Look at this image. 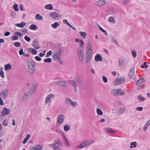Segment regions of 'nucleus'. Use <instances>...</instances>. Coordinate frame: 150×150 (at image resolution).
<instances>
[{
    "label": "nucleus",
    "instance_id": "obj_1",
    "mask_svg": "<svg viewBox=\"0 0 150 150\" xmlns=\"http://www.w3.org/2000/svg\"><path fill=\"white\" fill-rule=\"evenodd\" d=\"M68 82L71 84H73V83L74 82L80 88L84 89L86 88L85 82L78 76H75L73 80H69Z\"/></svg>",
    "mask_w": 150,
    "mask_h": 150
},
{
    "label": "nucleus",
    "instance_id": "obj_2",
    "mask_svg": "<svg viewBox=\"0 0 150 150\" xmlns=\"http://www.w3.org/2000/svg\"><path fill=\"white\" fill-rule=\"evenodd\" d=\"M28 66V72L30 75L33 74L35 71V64L32 60H28L27 62Z\"/></svg>",
    "mask_w": 150,
    "mask_h": 150
},
{
    "label": "nucleus",
    "instance_id": "obj_3",
    "mask_svg": "<svg viewBox=\"0 0 150 150\" xmlns=\"http://www.w3.org/2000/svg\"><path fill=\"white\" fill-rule=\"evenodd\" d=\"M94 142V141L93 140L83 142L77 146L76 147L79 149L85 148L90 146Z\"/></svg>",
    "mask_w": 150,
    "mask_h": 150
},
{
    "label": "nucleus",
    "instance_id": "obj_4",
    "mask_svg": "<svg viewBox=\"0 0 150 150\" xmlns=\"http://www.w3.org/2000/svg\"><path fill=\"white\" fill-rule=\"evenodd\" d=\"M51 145L53 148V150H62L61 149L59 148L61 146L62 143L59 139L55 140L54 142Z\"/></svg>",
    "mask_w": 150,
    "mask_h": 150
},
{
    "label": "nucleus",
    "instance_id": "obj_5",
    "mask_svg": "<svg viewBox=\"0 0 150 150\" xmlns=\"http://www.w3.org/2000/svg\"><path fill=\"white\" fill-rule=\"evenodd\" d=\"M84 50L83 48L78 47L77 50L78 55L79 58V62L81 63L83 62V57Z\"/></svg>",
    "mask_w": 150,
    "mask_h": 150
},
{
    "label": "nucleus",
    "instance_id": "obj_6",
    "mask_svg": "<svg viewBox=\"0 0 150 150\" xmlns=\"http://www.w3.org/2000/svg\"><path fill=\"white\" fill-rule=\"evenodd\" d=\"M65 103L67 105H71V107H76L77 105L76 101H74L70 98H67L65 99Z\"/></svg>",
    "mask_w": 150,
    "mask_h": 150
},
{
    "label": "nucleus",
    "instance_id": "obj_7",
    "mask_svg": "<svg viewBox=\"0 0 150 150\" xmlns=\"http://www.w3.org/2000/svg\"><path fill=\"white\" fill-rule=\"evenodd\" d=\"M64 116L63 115H61L57 116L56 125L57 127L60 126L64 122Z\"/></svg>",
    "mask_w": 150,
    "mask_h": 150
},
{
    "label": "nucleus",
    "instance_id": "obj_8",
    "mask_svg": "<svg viewBox=\"0 0 150 150\" xmlns=\"http://www.w3.org/2000/svg\"><path fill=\"white\" fill-rule=\"evenodd\" d=\"M64 52V50H60L59 51L54 53L53 55L54 59L55 60L59 62L60 59L59 56Z\"/></svg>",
    "mask_w": 150,
    "mask_h": 150
},
{
    "label": "nucleus",
    "instance_id": "obj_9",
    "mask_svg": "<svg viewBox=\"0 0 150 150\" xmlns=\"http://www.w3.org/2000/svg\"><path fill=\"white\" fill-rule=\"evenodd\" d=\"M55 95L53 94H49L47 95L45 98V103L46 104L50 103H51V100L54 98L55 97Z\"/></svg>",
    "mask_w": 150,
    "mask_h": 150
},
{
    "label": "nucleus",
    "instance_id": "obj_10",
    "mask_svg": "<svg viewBox=\"0 0 150 150\" xmlns=\"http://www.w3.org/2000/svg\"><path fill=\"white\" fill-rule=\"evenodd\" d=\"M50 16L52 18L56 20H58L61 18V15L56 12H51L50 13Z\"/></svg>",
    "mask_w": 150,
    "mask_h": 150
},
{
    "label": "nucleus",
    "instance_id": "obj_11",
    "mask_svg": "<svg viewBox=\"0 0 150 150\" xmlns=\"http://www.w3.org/2000/svg\"><path fill=\"white\" fill-rule=\"evenodd\" d=\"M8 93V90L5 89L2 90L0 93V95L1 98L5 99L7 96Z\"/></svg>",
    "mask_w": 150,
    "mask_h": 150
},
{
    "label": "nucleus",
    "instance_id": "obj_12",
    "mask_svg": "<svg viewBox=\"0 0 150 150\" xmlns=\"http://www.w3.org/2000/svg\"><path fill=\"white\" fill-rule=\"evenodd\" d=\"M37 86L38 84L36 83L30 88L29 91L28 92L30 95H31L35 92Z\"/></svg>",
    "mask_w": 150,
    "mask_h": 150
},
{
    "label": "nucleus",
    "instance_id": "obj_13",
    "mask_svg": "<svg viewBox=\"0 0 150 150\" xmlns=\"http://www.w3.org/2000/svg\"><path fill=\"white\" fill-rule=\"evenodd\" d=\"M43 147L41 145L37 144L33 147H31L30 149L31 150H42Z\"/></svg>",
    "mask_w": 150,
    "mask_h": 150
},
{
    "label": "nucleus",
    "instance_id": "obj_14",
    "mask_svg": "<svg viewBox=\"0 0 150 150\" xmlns=\"http://www.w3.org/2000/svg\"><path fill=\"white\" fill-rule=\"evenodd\" d=\"M31 96L28 92H27L21 97L20 100L21 101L25 100Z\"/></svg>",
    "mask_w": 150,
    "mask_h": 150
},
{
    "label": "nucleus",
    "instance_id": "obj_15",
    "mask_svg": "<svg viewBox=\"0 0 150 150\" xmlns=\"http://www.w3.org/2000/svg\"><path fill=\"white\" fill-rule=\"evenodd\" d=\"M55 83L63 87H65L67 86V84L64 81H56L55 82Z\"/></svg>",
    "mask_w": 150,
    "mask_h": 150
},
{
    "label": "nucleus",
    "instance_id": "obj_16",
    "mask_svg": "<svg viewBox=\"0 0 150 150\" xmlns=\"http://www.w3.org/2000/svg\"><path fill=\"white\" fill-rule=\"evenodd\" d=\"M92 52H86V59L87 63L88 64L90 63V61L91 58V55Z\"/></svg>",
    "mask_w": 150,
    "mask_h": 150
},
{
    "label": "nucleus",
    "instance_id": "obj_17",
    "mask_svg": "<svg viewBox=\"0 0 150 150\" xmlns=\"http://www.w3.org/2000/svg\"><path fill=\"white\" fill-rule=\"evenodd\" d=\"M124 81L125 78L122 77L119 79H116L115 82L116 85H117L122 83Z\"/></svg>",
    "mask_w": 150,
    "mask_h": 150
},
{
    "label": "nucleus",
    "instance_id": "obj_18",
    "mask_svg": "<svg viewBox=\"0 0 150 150\" xmlns=\"http://www.w3.org/2000/svg\"><path fill=\"white\" fill-rule=\"evenodd\" d=\"M10 112V111L9 109H8L6 108H4L3 109L1 114L2 115L5 116L8 115Z\"/></svg>",
    "mask_w": 150,
    "mask_h": 150
},
{
    "label": "nucleus",
    "instance_id": "obj_19",
    "mask_svg": "<svg viewBox=\"0 0 150 150\" xmlns=\"http://www.w3.org/2000/svg\"><path fill=\"white\" fill-rule=\"evenodd\" d=\"M33 46L34 48L38 49L40 48V46L38 44V42L37 40H34L33 41Z\"/></svg>",
    "mask_w": 150,
    "mask_h": 150
},
{
    "label": "nucleus",
    "instance_id": "obj_20",
    "mask_svg": "<svg viewBox=\"0 0 150 150\" xmlns=\"http://www.w3.org/2000/svg\"><path fill=\"white\" fill-rule=\"evenodd\" d=\"M95 61L96 62L98 61L101 62L103 60L101 56L99 54H96L95 57Z\"/></svg>",
    "mask_w": 150,
    "mask_h": 150
},
{
    "label": "nucleus",
    "instance_id": "obj_21",
    "mask_svg": "<svg viewBox=\"0 0 150 150\" xmlns=\"http://www.w3.org/2000/svg\"><path fill=\"white\" fill-rule=\"evenodd\" d=\"M106 3L105 0H99L97 2V5L99 6H101L105 5Z\"/></svg>",
    "mask_w": 150,
    "mask_h": 150
},
{
    "label": "nucleus",
    "instance_id": "obj_22",
    "mask_svg": "<svg viewBox=\"0 0 150 150\" xmlns=\"http://www.w3.org/2000/svg\"><path fill=\"white\" fill-rule=\"evenodd\" d=\"M92 52L91 44L90 42H88L87 43L86 52Z\"/></svg>",
    "mask_w": 150,
    "mask_h": 150
},
{
    "label": "nucleus",
    "instance_id": "obj_23",
    "mask_svg": "<svg viewBox=\"0 0 150 150\" xmlns=\"http://www.w3.org/2000/svg\"><path fill=\"white\" fill-rule=\"evenodd\" d=\"M134 68H132L130 70L128 76L129 78H132L134 75Z\"/></svg>",
    "mask_w": 150,
    "mask_h": 150
},
{
    "label": "nucleus",
    "instance_id": "obj_24",
    "mask_svg": "<svg viewBox=\"0 0 150 150\" xmlns=\"http://www.w3.org/2000/svg\"><path fill=\"white\" fill-rule=\"evenodd\" d=\"M105 132L109 133H116V131L112 129L109 128H106L105 129Z\"/></svg>",
    "mask_w": 150,
    "mask_h": 150
},
{
    "label": "nucleus",
    "instance_id": "obj_25",
    "mask_svg": "<svg viewBox=\"0 0 150 150\" xmlns=\"http://www.w3.org/2000/svg\"><path fill=\"white\" fill-rule=\"evenodd\" d=\"M63 22L64 24H67V25L69 26L70 27L72 28L74 30H76V28L74 27H73L68 22L67 20L66 19L63 20Z\"/></svg>",
    "mask_w": 150,
    "mask_h": 150
},
{
    "label": "nucleus",
    "instance_id": "obj_26",
    "mask_svg": "<svg viewBox=\"0 0 150 150\" xmlns=\"http://www.w3.org/2000/svg\"><path fill=\"white\" fill-rule=\"evenodd\" d=\"M150 125V120H148L145 124L144 126L143 129L144 131H146L147 130V127Z\"/></svg>",
    "mask_w": 150,
    "mask_h": 150
},
{
    "label": "nucleus",
    "instance_id": "obj_27",
    "mask_svg": "<svg viewBox=\"0 0 150 150\" xmlns=\"http://www.w3.org/2000/svg\"><path fill=\"white\" fill-rule=\"evenodd\" d=\"M28 51L30 53L34 55L36 54L37 52V51L35 50L33 48H29L28 49Z\"/></svg>",
    "mask_w": 150,
    "mask_h": 150
},
{
    "label": "nucleus",
    "instance_id": "obj_28",
    "mask_svg": "<svg viewBox=\"0 0 150 150\" xmlns=\"http://www.w3.org/2000/svg\"><path fill=\"white\" fill-rule=\"evenodd\" d=\"M117 96H123L125 93L123 90L120 89H117Z\"/></svg>",
    "mask_w": 150,
    "mask_h": 150
},
{
    "label": "nucleus",
    "instance_id": "obj_29",
    "mask_svg": "<svg viewBox=\"0 0 150 150\" xmlns=\"http://www.w3.org/2000/svg\"><path fill=\"white\" fill-rule=\"evenodd\" d=\"M26 25V23L24 22H21L20 23H17L16 25V26L20 28H23Z\"/></svg>",
    "mask_w": 150,
    "mask_h": 150
},
{
    "label": "nucleus",
    "instance_id": "obj_30",
    "mask_svg": "<svg viewBox=\"0 0 150 150\" xmlns=\"http://www.w3.org/2000/svg\"><path fill=\"white\" fill-rule=\"evenodd\" d=\"M144 78L143 77L141 78L139 80L136 81L135 83L137 85H139L141 84L143 82Z\"/></svg>",
    "mask_w": 150,
    "mask_h": 150
},
{
    "label": "nucleus",
    "instance_id": "obj_31",
    "mask_svg": "<svg viewBox=\"0 0 150 150\" xmlns=\"http://www.w3.org/2000/svg\"><path fill=\"white\" fill-rule=\"evenodd\" d=\"M46 9L52 10L53 9V7L51 4H48L46 5L45 7Z\"/></svg>",
    "mask_w": 150,
    "mask_h": 150
},
{
    "label": "nucleus",
    "instance_id": "obj_32",
    "mask_svg": "<svg viewBox=\"0 0 150 150\" xmlns=\"http://www.w3.org/2000/svg\"><path fill=\"white\" fill-rule=\"evenodd\" d=\"M59 26V24L57 22H56L51 25V26L54 29H56L57 27Z\"/></svg>",
    "mask_w": 150,
    "mask_h": 150
},
{
    "label": "nucleus",
    "instance_id": "obj_33",
    "mask_svg": "<svg viewBox=\"0 0 150 150\" xmlns=\"http://www.w3.org/2000/svg\"><path fill=\"white\" fill-rule=\"evenodd\" d=\"M137 98L140 102L144 101L145 100V99L142 97L141 94L137 96Z\"/></svg>",
    "mask_w": 150,
    "mask_h": 150
},
{
    "label": "nucleus",
    "instance_id": "obj_34",
    "mask_svg": "<svg viewBox=\"0 0 150 150\" xmlns=\"http://www.w3.org/2000/svg\"><path fill=\"white\" fill-rule=\"evenodd\" d=\"M30 29L34 30H36L38 28L37 26L34 24L31 25L29 27Z\"/></svg>",
    "mask_w": 150,
    "mask_h": 150
},
{
    "label": "nucleus",
    "instance_id": "obj_35",
    "mask_svg": "<svg viewBox=\"0 0 150 150\" xmlns=\"http://www.w3.org/2000/svg\"><path fill=\"white\" fill-rule=\"evenodd\" d=\"M125 108H120L118 109L117 111L119 114H121L125 112Z\"/></svg>",
    "mask_w": 150,
    "mask_h": 150
},
{
    "label": "nucleus",
    "instance_id": "obj_36",
    "mask_svg": "<svg viewBox=\"0 0 150 150\" xmlns=\"http://www.w3.org/2000/svg\"><path fill=\"white\" fill-rule=\"evenodd\" d=\"M108 21L110 23L114 24L115 23V20L113 17L111 16L108 19Z\"/></svg>",
    "mask_w": 150,
    "mask_h": 150
},
{
    "label": "nucleus",
    "instance_id": "obj_37",
    "mask_svg": "<svg viewBox=\"0 0 150 150\" xmlns=\"http://www.w3.org/2000/svg\"><path fill=\"white\" fill-rule=\"evenodd\" d=\"M79 34L83 38L85 39L86 38V32L80 31L79 32Z\"/></svg>",
    "mask_w": 150,
    "mask_h": 150
},
{
    "label": "nucleus",
    "instance_id": "obj_38",
    "mask_svg": "<svg viewBox=\"0 0 150 150\" xmlns=\"http://www.w3.org/2000/svg\"><path fill=\"white\" fill-rule=\"evenodd\" d=\"M30 137V135L29 134H28L26 137L24 139V140L23 141L22 143L24 144L26 143V142H27L28 140L29 137Z\"/></svg>",
    "mask_w": 150,
    "mask_h": 150
},
{
    "label": "nucleus",
    "instance_id": "obj_39",
    "mask_svg": "<svg viewBox=\"0 0 150 150\" xmlns=\"http://www.w3.org/2000/svg\"><path fill=\"white\" fill-rule=\"evenodd\" d=\"M35 18L37 19L41 20L43 19L42 17L39 14H37L35 16Z\"/></svg>",
    "mask_w": 150,
    "mask_h": 150
},
{
    "label": "nucleus",
    "instance_id": "obj_40",
    "mask_svg": "<svg viewBox=\"0 0 150 150\" xmlns=\"http://www.w3.org/2000/svg\"><path fill=\"white\" fill-rule=\"evenodd\" d=\"M117 89H114L111 91V94L113 96H117Z\"/></svg>",
    "mask_w": 150,
    "mask_h": 150
},
{
    "label": "nucleus",
    "instance_id": "obj_41",
    "mask_svg": "<svg viewBox=\"0 0 150 150\" xmlns=\"http://www.w3.org/2000/svg\"><path fill=\"white\" fill-rule=\"evenodd\" d=\"M131 146H130V147L131 148H132L133 147L135 148L136 146L137 143L136 142H131L130 143Z\"/></svg>",
    "mask_w": 150,
    "mask_h": 150
},
{
    "label": "nucleus",
    "instance_id": "obj_42",
    "mask_svg": "<svg viewBox=\"0 0 150 150\" xmlns=\"http://www.w3.org/2000/svg\"><path fill=\"white\" fill-rule=\"evenodd\" d=\"M64 130L65 131H67L70 129V127L69 125H67L65 126L64 128Z\"/></svg>",
    "mask_w": 150,
    "mask_h": 150
},
{
    "label": "nucleus",
    "instance_id": "obj_43",
    "mask_svg": "<svg viewBox=\"0 0 150 150\" xmlns=\"http://www.w3.org/2000/svg\"><path fill=\"white\" fill-rule=\"evenodd\" d=\"M97 114L99 115H101L103 114V112L101 110L99 109H97L96 110Z\"/></svg>",
    "mask_w": 150,
    "mask_h": 150
},
{
    "label": "nucleus",
    "instance_id": "obj_44",
    "mask_svg": "<svg viewBox=\"0 0 150 150\" xmlns=\"http://www.w3.org/2000/svg\"><path fill=\"white\" fill-rule=\"evenodd\" d=\"M5 68L6 70H7L8 69H11V66L10 64H7L5 65Z\"/></svg>",
    "mask_w": 150,
    "mask_h": 150
},
{
    "label": "nucleus",
    "instance_id": "obj_45",
    "mask_svg": "<svg viewBox=\"0 0 150 150\" xmlns=\"http://www.w3.org/2000/svg\"><path fill=\"white\" fill-rule=\"evenodd\" d=\"M13 8L14 10L16 11H17L19 10L18 5L16 4H15L13 5Z\"/></svg>",
    "mask_w": 150,
    "mask_h": 150
},
{
    "label": "nucleus",
    "instance_id": "obj_46",
    "mask_svg": "<svg viewBox=\"0 0 150 150\" xmlns=\"http://www.w3.org/2000/svg\"><path fill=\"white\" fill-rule=\"evenodd\" d=\"M14 45L17 47H18L21 46V44L20 42H15L14 43Z\"/></svg>",
    "mask_w": 150,
    "mask_h": 150
},
{
    "label": "nucleus",
    "instance_id": "obj_47",
    "mask_svg": "<svg viewBox=\"0 0 150 150\" xmlns=\"http://www.w3.org/2000/svg\"><path fill=\"white\" fill-rule=\"evenodd\" d=\"M99 29L102 32L104 33L105 35H107L108 34L106 30L101 28L100 27H99Z\"/></svg>",
    "mask_w": 150,
    "mask_h": 150
},
{
    "label": "nucleus",
    "instance_id": "obj_48",
    "mask_svg": "<svg viewBox=\"0 0 150 150\" xmlns=\"http://www.w3.org/2000/svg\"><path fill=\"white\" fill-rule=\"evenodd\" d=\"M141 67L142 68H146L148 67V66L146 65V62H144L143 64L141 65Z\"/></svg>",
    "mask_w": 150,
    "mask_h": 150
},
{
    "label": "nucleus",
    "instance_id": "obj_49",
    "mask_svg": "<svg viewBox=\"0 0 150 150\" xmlns=\"http://www.w3.org/2000/svg\"><path fill=\"white\" fill-rule=\"evenodd\" d=\"M44 62H52V59L50 58L45 59L44 60Z\"/></svg>",
    "mask_w": 150,
    "mask_h": 150
},
{
    "label": "nucleus",
    "instance_id": "obj_50",
    "mask_svg": "<svg viewBox=\"0 0 150 150\" xmlns=\"http://www.w3.org/2000/svg\"><path fill=\"white\" fill-rule=\"evenodd\" d=\"M52 52L51 50L49 51L47 54L46 57H48L52 54Z\"/></svg>",
    "mask_w": 150,
    "mask_h": 150
},
{
    "label": "nucleus",
    "instance_id": "obj_51",
    "mask_svg": "<svg viewBox=\"0 0 150 150\" xmlns=\"http://www.w3.org/2000/svg\"><path fill=\"white\" fill-rule=\"evenodd\" d=\"M74 87V89L76 92L77 91V87L78 86L74 82L73 83V84H71Z\"/></svg>",
    "mask_w": 150,
    "mask_h": 150
},
{
    "label": "nucleus",
    "instance_id": "obj_52",
    "mask_svg": "<svg viewBox=\"0 0 150 150\" xmlns=\"http://www.w3.org/2000/svg\"><path fill=\"white\" fill-rule=\"evenodd\" d=\"M7 121L6 119H5L3 122V125L4 126H5L7 125Z\"/></svg>",
    "mask_w": 150,
    "mask_h": 150
},
{
    "label": "nucleus",
    "instance_id": "obj_53",
    "mask_svg": "<svg viewBox=\"0 0 150 150\" xmlns=\"http://www.w3.org/2000/svg\"><path fill=\"white\" fill-rule=\"evenodd\" d=\"M132 54L134 57H135L137 56V53L135 51L133 50L132 51Z\"/></svg>",
    "mask_w": 150,
    "mask_h": 150
},
{
    "label": "nucleus",
    "instance_id": "obj_54",
    "mask_svg": "<svg viewBox=\"0 0 150 150\" xmlns=\"http://www.w3.org/2000/svg\"><path fill=\"white\" fill-rule=\"evenodd\" d=\"M11 39L13 40H15L18 39V37L17 36L14 35L12 36Z\"/></svg>",
    "mask_w": 150,
    "mask_h": 150
},
{
    "label": "nucleus",
    "instance_id": "obj_55",
    "mask_svg": "<svg viewBox=\"0 0 150 150\" xmlns=\"http://www.w3.org/2000/svg\"><path fill=\"white\" fill-rule=\"evenodd\" d=\"M111 41L112 42L115 43L117 45H118V44L117 43V41H116V40H115V38H112L111 39Z\"/></svg>",
    "mask_w": 150,
    "mask_h": 150
},
{
    "label": "nucleus",
    "instance_id": "obj_56",
    "mask_svg": "<svg viewBox=\"0 0 150 150\" xmlns=\"http://www.w3.org/2000/svg\"><path fill=\"white\" fill-rule=\"evenodd\" d=\"M102 79L104 82L106 83L108 81V79L105 76H103L102 77Z\"/></svg>",
    "mask_w": 150,
    "mask_h": 150
},
{
    "label": "nucleus",
    "instance_id": "obj_57",
    "mask_svg": "<svg viewBox=\"0 0 150 150\" xmlns=\"http://www.w3.org/2000/svg\"><path fill=\"white\" fill-rule=\"evenodd\" d=\"M20 55H22L24 54V52H23V48L21 49L19 52Z\"/></svg>",
    "mask_w": 150,
    "mask_h": 150
},
{
    "label": "nucleus",
    "instance_id": "obj_58",
    "mask_svg": "<svg viewBox=\"0 0 150 150\" xmlns=\"http://www.w3.org/2000/svg\"><path fill=\"white\" fill-rule=\"evenodd\" d=\"M24 39L25 40L28 42L30 41V38L27 36H25L24 37Z\"/></svg>",
    "mask_w": 150,
    "mask_h": 150
},
{
    "label": "nucleus",
    "instance_id": "obj_59",
    "mask_svg": "<svg viewBox=\"0 0 150 150\" xmlns=\"http://www.w3.org/2000/svg\"><path fill=\"white\" fill-rule=\"evenodd\" d=\"M0 75L1 76L2 78H4V74L2 70H0Z\"/></svg>",
    "mask_w": 150,
    "mask_h": 150
},
{
    "label": "nucleus",
    "instance_id": "obj_60",
    "mask_svg": "<svg viewBox=\"0 0 150 150\" xmlns=\"http://www.w3.org/2000/svg\"><path fill=\"white\" fill-rule=\"evenodd\" d=\"M15 34L16 35H18L19 36H21L23 35V34L19 32H15Z\"/></svg>",
    "mask_w": 150,
    "mask_h": 150
},
{
    "label": "nucleus",
    "instance_id": "obj_61",
    "mask_svg": "<svg viewBox=\"0 0 150 150\" xmlns=\"http://www.w3.org/2000/svg\"><path fill=\"white\" fill-rule=\"evenodd\" d=\"M123 60L122 59H120L119 61V65L122 66L123 63Z\"/></svg>",
    "mask_w": 150,
    "mask_h": 150
},
{
    "label": "nucleus",
    "instance_id": "obj_62",
    "mask_svg": "<svg viewBox=\"0 0 150 150\" xmlns=\"http://www.w3.org/2000/svg\"><path fill=\"white\" fill-rule=\"evenodd\" d=\"M143 110V108L142 107H137L136 108V110L137 111H142Z\"/></svg>",
    "mask_w": 150,
    "mask_h": 150
},
{
    "label": "nucleus",
    "instance_id": "obj_63",
    "mask_svg": "<svg viewBox=\"0 0 150 150\" xmlns=\"http://www.w3.org/2000/svg\"><path fill=\"white\" fill-rule=\"evenodd\" d=\"M35 59L38 61H40L41 60V58L38 56H36L35 57Z\"/></svg>",
    "mask_w": 150,
    "mask_h": 150
},
{
    "label": "nucleus",
    "instance_id": "obj_64",
    "mask_svg": "<svg viewBox=\"0 0 150 150\" xmlns=\"http://www.w3.org/2000/svg\"><path fill=\"white\" fill-rule=\"evenodd\" d=\"M80 42L81 43V44H80V45L81 46L80 47L81 48H82L83 47V45H84V43L83 40H80Z\"/></svg>",
    "mask_w": 150,
    "mask_h": 150
}]
</instances>
